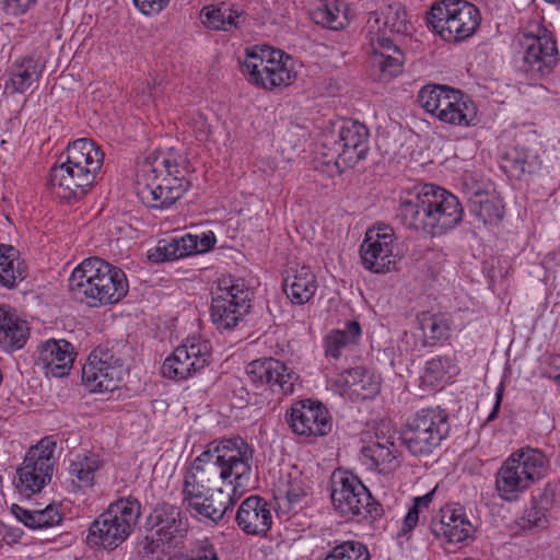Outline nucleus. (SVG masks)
Segmentation results:
<instances>
[{"mask_svg": "<svg viewBox=\"0 0 560 560\" xmlns=\"http://www.w3.org/2000/svg\"><path fill=\"white\" fill-rule=\"evenodd\" d=\"M252 463L253 450L242 438L220 441L194 460L184 480V501L202 511L205 494L214 491L219 480H229L231 491L246 489L253 476Z\"/></svg>", "mask_w": 560, "mask_h": 560, "instance_id": "nucleus-1", "label": "nucleus"}, {"mask_svg": "<svg viewBox=\"0 0 560 560\" xmlns=\"http://www.w3.org/2000/svg\"><path fill=\"white\" fill-rule=\"evenodd\" d=\"M397 219L409 230L441 236L457 226L464 215L458 198L450 191L424 185L400 197Z\"/></svg>", "mask_w": 560, "mask_h": 560, "instance_id": "nucleus-2", "label": "nucleus"}, {"mask_svg": "<svg viewBox=\"0 0 560 560\" xmlns=\"http://www.w3.org/2000/svg\"><path fill=\"white\" fill-rule=\"evenodd\" d=\"M69 289L74 299L91 307H98L122 300L129 285L120 268L98 257H90L72 271Z\"/></svg>", "mask_w": 560, "mask_h": 560, "instance_id": "nucleus-3", "label": "nucleus"}, {"mask_svg": "<svg viewBox=\"0 0 560 560\" xmlns=\"http://www.w3.org/2000/svg\"><path fill=\"white\" fill-rule=\"evenodd\" d=\"M104 162V153L95 142L82 138L70 143L66 160L50 171V183L65 199L81 198L93 185Z\"/></svg>", "mask_w": 560, "mask_h": 560, "instance_id": "nucleus-4", "label": "nucleus"}, {"mask_svg": "<svg viewBox=\"0 0 560 560\" xmlns=\"http://www.w3.org/2000/svg\"><path fill=\"white\" fill-rule=\"evenodd\" d=\"M189 185L176 162L156 154L148 156L142 163L137 192L148 207L166 209L183 197Z\"/></svg>", "mask_w": 560, "mask_h": 560, "instance_id": "nucleus-5", "label": "nucleus"}, {"mask_svg": "<svg viewBox=\"0 0 560 560\" xmlns=\"http://www.w3.org/2000/svg\"><path fill=\"white\" fill-rule=\"evenodd\" d=\"M369 129L361 122L345 120L337 131L322 135L318 154L323 163L332 165L337 174L351 168L369 153Z\"/></svg>", "mask_w": 560, "mask_h": 560, "instance_id": "nucleus-6", "label": "nucleus"}, {"mask_svg": "<svg viewBox=\"0 0 560 560\" xmlns=\"http://www.w3.org/2000/svg\"><path fill=\"white\" fill-rule=\"evenodd\" d=\"M547 468L545 455L535 448H523L509 456L495 475V489L501 499L515 501Z\"/></svg>", "mask_w": 560, "mask_h": 560, "instance_id": "nucleus-7", "label": "nucleus"}, {"mask_svg": "<svg viewBox=\"0 0 560 560\" xmlns=\"http://www.w3.org/2000/svg\"><path fill=\"white\" fill-rule=\"evenodd\" d=\"M418 102L440 121L458 127L477 125V108L460 90L447 85H427L418 94Z\"/></svg>", "mask_w": 560, "mask_h": 560, "instance_id": "nucleus-8", "label": "nucleus"}, {"mask_svg": "<svg viewBox=\"0 0 560 560\" xmlns=\"http://www.w3.org/2000/svg\"><path fill=\"white\" fill-rule=\"evenodd\" d=\"M451 430L448 413L440 407H428L410 417L401 440L412 455H429L446 439Z\"/></svg>", "mask_w": 560, "mask_h": 560, "instance_id": "nucleus-9", "label": "nucleus"}, {"mask_svg": "<svg viewBox=\"0 0 560 560\" xmlns=\"http://www.w3.org/2000/svg\"><path fill=\"white\" fill-rule=\"evenodd\" d=\"M428 23L447 43H460L475 34L481 18L478 8L464 0H443L432 5Z\"/></svg>", "mask_w": 560, "mask_h": 560, "instance_id": "nucleus-10", "label": "nucleus"}, {"mask_svg": "<svg viewBox=\"0 0 560 560\" xmlns=\"http://www.w3.org/2000/svg\"><path fill=\"white\" fill-rule=\"evenodd\" d=\"M140 516L136 500L120 499L109 505L90 526L88 541L105 549L117 548L131 534Z\"/></svg>", "mask_w": 560, "mask_h": 560, "instance_id": "nucleus-11", "label": "nucleus"}, {"mask_svg": "<svg viewBox=\"0 0 560 560\" xmlns=\"http://www.w3.org/2000/svg\"><path fill=\"white\" fill-rule=\"evenodd\" d=\"M253 293L243 279L224 276L212 292L210 315L218 329L231 330L249 313Z\"/></svg>", "mask_w": 560, "mask_h": 560, "instance_id": "nucleus-12", "label": "nucleus"}, {"mask_svg": "<svg viewBox=\"0 0 560 560\" xmlns=\"http://www.w3.org/2000/svg\"><path fill=\"white\" fill-rule=\"evenodd\" d=\"M284 52L268 46L246 49V59L243 62V73L257 86L272 90L290 85L296 78L288 65L289 56L283 59Z\"/></svg>", "mask_w": 560, "mask_h": 560, "instance_id": "nucleus-13", "label": "nucleus"}, {"mask_svg": "<svg viewBox=\"0 0 560 560\" xmlns=\"http://www.w3.org/2000/svg\"><path fill=\"white\" fill-rule=\"evenodd\" d=\"M55 447L56 443L45 438L27 451L22 465L16 470L15 485L21 494L31 497L40 492L50 482L55 465Z\"/></svg>", "mask_w": 560, "mask_h": 560, "instance_id": "nucleus-14", "label": "nucleus"}, {"mask_svg": "<svg viewBox=\"0 0 560 560\" xmlns=\"http://www.w3.org/2000/svg\"><path fill=\"white\" fill-rule=\"evenodd\" d=\"M331 501L345 516L377 515V504L361 480L347 471L337 470L331 476Z\"/></svg>", "mask_w": 560, "mask_h": 560, "instance_id": "nucleus-15", "label": "nucleus"}, {"mask_svg": "<svg viewBox=\"0 0 560 560\" xmlns=\"http://www.w3.org/2000/svg\"><path fill=\"white\" fill-rule=\"evenodd\" d=\"M523 49L522 68L539 78L550 74L559 62L556 40L546 28L537 34L524 33L520 38Z\"/></svg>", "mask_w": 560, "mask_h": 560, "instance_id": "nucleus-16", "label": "nucleus"}, {"mask_svg": "<svg viewBox=\"0 0 560 560\" xmlns=\"http://www.w3.org/2000/svg\"><path fill=\"white\" fill-rule=\"evenodd\" d=\"M395 248V234L390 226L370 229L360 249L363 266L375 273L392 271L398 258Z\"/></svg>", "mask_w": 560, "mask_h": 560, "instance_id": "nucleus-17", "label": "nucleus"}, {"mask_svg": "<svg viewBox=\"0 0 560 560\" xmlns=\"http://www.w3.org/2000/svg\"><path fill=\"white\" fill-rule=\"evenodd\" d=\"M211 352L208 341L188 339L167 357L162 365V373L171 380H187L205 369Z\"/></svg>", "mask_w": 560, "mask_h": 560, "instance_id": "nucleus-18", "label": "nucleus"}, {"mask_svg": "<svg viewBox=\"0 0 560 560\" xmlns=\"http://www.w3.org/2000/svg\"><path fill=\"white\" fill-rule=\"evenodd\" d=\"M246 374L256 389H269L273 394L290 395L299 375L282 361L265 358L252 361L246 368Z\"/></svg>", "mask_w": 560, "mask_h": 560, "instance_id": "nucleus-19", "label": "nucleus"}, {"mask_svg": "<svg viewBox=\"0 0 560 560\" xmlns=\"http://www.w3.org/2000/svg\"><path fill=\"white\" fill-rule=\"evenodd\" d=\"M124 374L122 364L107 349L96 348L82 368V381L92 392H113Z\"/></svg>", "mask_w": 560, "mask_h": 560, "instance_id": "nucleus-20", "label": "nucleus"}, {"mask_svg": "<svg viewBox=\"0 0 560 560\" xmlns=\"http://www.w3.org/2000/svg\"><path fill=\"white\" fill-rule=\"evenodd\" d=\"M287 421L294 433L304 436H324L331 431V418L325 406L311 399L292 404Z\"/></svg>", "mask_w": 560, "mask_h": 560, "instance_id": "nucleus-21", "label": "nucleus"}, {"mask_svg": "<svg viewBox=\"0 0 560 560\" xmlns=\"http://www.w3.org/2000/svg\"><path fill=\"white\" fill-rule=\"evenodd\" d=\"M430 530L436 538H443L448 544H459L471 540L476 527L463 508L445 506L440 510L438 517L432 518Z\"/></svg>", "mask_w": 560, "mask_h": 560, "instance_id": "nucleus-22", "label": "nucleus"}, {"mask_svg": "<svg viewBox=\"0 0 560 560\" xmlns=\"http://www.w3.org/2000/svg\"><path fill=\"white\" fill-rule=\"evenodd\" d=\"M156 528L159 541L167 548H177L185 538L188 525L179 508L163 503L158 505L149 518Z\"/></svg>", "mask_w": 560, "mask_h": 560, "instance_id": "nucleus-23", "label": "nucleus"}, {"mask_svg": "<svg viewBox=\"0 0 560 560\" xmlns=\"http://www.w3.org/2000/svg\"><path fill=\"white\" fill-rule=\"evenodd\" d=\"M74 361V348L65 339H50L42 343L37 365L46 376L63 377L69 374Z\"/></svg>", "mask_w": 560, "mask_h": 560, "instance_id": "nucleus-24", "label": "nucleus"}, {"mask_svg": "<svg viewBox=\"0 0 560 560\" xmlns=\"http://www.w3.org/2000/svg\"><path fill=\"white\" fill-rule=\"evenodd\" d=\"M238 527L248 535H264L272 524V515L267 501L258 495L245 499L236 513Z\"/></svg>", "mask_w": 560, "mask_h": 560, "instance_id": "nucleus-25", "label": "nucleus"}, {"mask_svg": "<svg viewBox=\"0 0 560 560\" xmlns=\"http://www.w3.org/2000/svg\"><path fill=\"white\" fill-rule=\"evenodd\" d=\"M45 68L39 57L26 56L15 60L4 74V94L24 93L37 82Z\"/></svg>", "mask_w": 560, "mask_h": 560, "instance_id": "nucleus-26", "label": "nucleus"}, {"mask_svg": "<svg viewBox=\"0 0 560 560\" xmlns=\"http://www.w3.org/2000/svg\"><path fill=\"white\" fill-rule=\"evenodd\" d=\"M370 63L381 80H389L401 72L404 54L390 38L381 36L372 43Z\"/></svg>", "mask_w": 560, "mask_h": 560, "instance_id": "nucleus-27", "label": "nucleus"}, {"mask_svg": "<svg viewBox=\"0 0 560 560\" xmlns=\"http://www.w3.org/2000/svg\"><path fill=\"white\" fill-rule=\"evenodd\" d=\"M200 21L211 31L233 32L245 23V15L237 5L221 2L219 5L203 7L200 11Z\"/></svg>", "mask_w": 560, "mask_h": 560, "instance_id": "nucleus-28", "label": "nucleus"}, {"mask_svg": "<svg viewBox=\"0 0 560 560\" xmlns=\"http://www.w3.org/2000/svg\"><path fill=\"white\" fill-rule=\"evenodd\" d=\"M28 336L27 323L0 306V347L5 351L19 350L24 347Z\"/></svg>", "mask_w": 560, "mask_h": 560, "instance_id": "nucleus-29", "label": "nucleus"}, {"mask_svg": "<svg viewBox=\"0 0 560 560\" xmlns=\"http://www.w3.org/2000/svg\"><path fill=\"white\" fill-rule=\"evenodd\" d=\"M27 276V268L12 245H0V283L9 289Z\"/></svg>", "mask_w": 560, "mask_h": 560, "instance_id": "nucleus-30", "label": "nucleus"}, {"mask_svg": "<svg viewBox=\"0 0 560 560\" xmlns=\"http://www.w3.org/2000/svg\"><path fill=\"white\" fill-rule=\"evenodd\" d=\"M316 279L311 268L302 266L292 277L284 279L287 296L295 304H304L311 300L316 291Z\"/></svg>", "mask_w": 560, "mask_h": 560, "instance_id": "nucleus-31", "label": "nucleus"}, {"mask_svg": "<svg viewBox=\"0 0 560 560\" xmlns=\"http://www.w3.org/2000/svg\"><path fill=\"white\" fill-rule=\"evenodd\" d=\"M202 503V511H199L194 505L188 504L192 515L200 520H210L217 523L222 520L225 513L233 505V500L229 491L225 492L222 488H215L214 491H210L208 494H205Z\"/></svg>", "mask_w": 560, "mask_h": 560, "instance_id": "nucleus-32", "label": "nucleus"}, {"mask_svg": "<svg viewBox=\"0 0 560 560\" xmlns=\"http://www.w3.org/2000/svg\"><path fill=\"white\" fill-rule=\"evenodd\" d=\"M417 319L423 336V347L434 346L439 340L448 337L451 327L444 315L422 312Z\"/></svg>", "mask_w": 560, "mask_h": 560, "instance_id": "nucleus-33", "label": "nucleus"}, {"mask_svg": "<svg viewBox=\"0 0 560 560\" xmlns=\"http://www.w3.org/2000/svg\"><path fill=\"white\" fill-rule=\"evenodd\" d=\"M469 209L485 224L498 223L504 214L501 200L481 192H476L472 196L469 201Z\"/></svg>", "mask_w": 560, "mask_h": 560, "instance_id": "nucleus-34", "label": "nucleus"}, {"mask_svg": "<svg viewBox=\"0 0 560 560\" xmlns=\"http://www.w3.org/2000/svg\"><path fill=\"white\" fill-rule=\"evenodd\" d=\"M395 444L388 440H386L385 443L376 441L363 447L362 453L380 472H388L398 465L393 450Z\"/></svg>", "mask_w": 560, "mask_h": 560, "instance_id": "nucleus-35", "label": "nucleus"}, {"mask_svg": "<svg viewBox=\"0 0 560 560\" xmlns=\"http://www.w3.org/2000/svg\"><path fill=\"white\" fill-rule=\"evenodd\" d=\"M102 466L98 455L93 453L78 454L70 462L69 472L78 480L79 487H91L94 474Z\"/></svg>", "mask_w": 560, "mask_h": 560, "instance_id": "nucleus-36", "label": "nucleus"}, {"mask_svg": "<svg viewBox=\"0 0 560 560\" xmlns=\"http://www.w3.org/2000/svg\"><path fill=\"white\" fill-rule=\"evenodd\" d=\"M306 495V487L299 471L288 472L280 477L275 486L277 500H285L289 505L300 502Z\"/></svg>", "mask_w": 560, "mask_h": 560, "instance_id": "nucleus-37", "label": "nucleus"}, {"mask_svg": "<svg viewBox=\"0 0 560 560\" xmlns=\"http://www.w3.org/2000/svg\"><path fill=\"white\" fill-rule=\"evenodd\" d=\"M361 335V327L358 322L352 320L347 323L343 330L331 331L325 341L326 355L338 359L341 349L347 345L354 343Z\"/></svg>", "mask_w": 560, "mask_h": 560, "instance_id": "nucleus-38", "label": "nucleus"}, {"mask_svg": "<svg viewBox=\"0 0 560 560\" xmlns=\"http://www.w3.org/2000/svg\"><path fill=\"white\" fill-rule=\"evenodd\" d=\"M312 20L332 31L342 30L348 24L345 4H320L311 12Z\"/></svg>", "mask_w": 560, "mask_h": 560, "instance_id": "nucleus-39", "label": "nucleus"}, {"mask_svg": "<svg viewBox=\"0 0 560 560\" xmlns=\"http://www.w3.org/2000/svg\"><path fill=\"white\" fill-rule=\"evenodd\" d=\"M452 368V359L447 357L433 358L427 362L422 380L425 384L435 386L446 380Z\"/></svg>", "mask_w": 560, "mask_h": 560, "instance_id": "nucleus-40", "label": "nucleus"}, {"mask_svg": "<svg viewBox=\"0 0 560 560\" xmlns=\"http://www.w3.org/2000/svg\"><path fill=\"white\" fill-rule=\"evenodd\" d=\"M325 560H370V553L363 544L349 540L334 547Z\"/></svg>", "mask_w": 560, "mask_h": 560, "instance_id": "nucleus-41", "label": "nucleus"}, {"mask_svg": "<svg viewBox=\"0 0 560 560\" xmlns=\"http://www.w3.org/2000/svg\"><path fill=\"white\" fill-rule=\"evenodd\" d=\"M383 27L385 31L395 34H405L408 32V22L406 11L399 5H388L383 12Z\"/></svg>", "mask_w": 560, "mask_h": 560, "instance_id": "nucleus-42", "label": "nucleus"}, {"mask_svg": "<svg viewBox=\"0 0 560 560\" xmlns=\"http://www.w3.org/2000/svg\"><path fill=\"white\" fill-rule=\"evenodd\" d=\"M177 250L178 244H175L174 240L160 241L155 248L148 252V259L155 264L175 260L179 258Z\"/></svg>", "mask_w": 560, "mask_h": 560, "instance_id": "nucleus-43", "label": "nucleus"}, {"mask_svg": "<svg viewBox=\"0 0 560 560\" xmlns=\"http://www.w3.org/2000/svg\"><path fill=\"white\" fill-rule=\"evenodd\" d=\"M61 514L55 505L35 510V529L51 527L61 522Z\"/></svg>", "mask_w": 560, "mask_h": 560, "instance_id": "nucleus-44", "label": "nucleus"}, {"mask_svg": "<svg viewBox=\"0 0 560 560\" xmlns=\"http://www.w3.org/2000/svg\"><path fill=\"white\" fill-rule=\"evenodd\" d=\"M37 0H0V5L5 14L19 16L31 10Z\"/></svg>", "mask_w": 560, "mask_h": 560, "instance_id": "nucleus-45", "label": "nucleus"}, {"mask_svg": "<svg viewBox=\"0 0 560 560\" xmlns=\"http://www.w3.org/2000/svg\"><path fill=\"white\" fill-rule=\"evenodd\" d=\"M175 244H178V255L179 258L187 257L195 253L199 252V243H198V236L187 234L178 240L174 238Z\"/></svg>", "mask_w": 560, "mask_h": 560, "instance_id": "nucleus-46", "label": "nucleus"}, {"mask_svg": "<svg viewBox=\"0 0 560 560\" xmlns=\"http://www.w3.org/2000/svg\"><path fill=\"white\" fill-rule=\"evenodd\" d=\"M135 7L144 15L160 13L171 0H132Z\"/></svg>", "mask_w": 560, "mask_h": 560, "instance_id": "nucleus-47", "label": "nucleus"}, {"mask_svg": "<svg viewBox=\"0 0 560 560\" xmlns=\"http://www.w3.org/2000/svg\"><path fill=\"white\" fill-rule=\"evenodd\" d=\"M365 375V370L361 366L351 368L345 370L340 374V380L338 381L340 384L351 387L363 381Z\"/></svg>", "mask_w": 560, "mask_h": 560, "instance_id": "nucleus-48", "label": "nucleus"}, {"mask_svg": "<svg viewBox=\"0 0 560 560\" xmlns=\"http://www.w3.org/2000/svg\"><path fill=\"white\" fill-rule=\"evenodd\" d=\"M11 512L26 527L35 529V510H28L18 504H12Z\"/></svg>", "mask_w": 560, "mask_h": 560, "instance_id": "nucleus-49", "label": "nucleus"}, {"mask_svg": "<svg viewBox=\"0 0 560 560\" xmlns=\"http://www.w3.org/2000/svg\"><path fill=\"white\" fill-rule=\"evenodd\" d=\"M527 522L532 527L545 528L548 526V518L545 513H541L537 508H533L527 512Z\"/></svg>", "mask_w": 560, "mask_h": 560, "instance_id": "nucleus-50", "label": "nucleus"}, {"mask_svg": "<svg viewBox=\"0 0 560 560\" xmlns=\"http://www.w3.org/2000/svg\"><path fill=\"white\" fill-rule=\"evenodd\" d=\"M419 513L420 509L418 506L412 505L409 509L407 515L404 518V524L401 528L404 534L411 532L416 527L419 521Z\"/></svg>", "mask_w": 560, "mask_h": 560, "instance_id": "nucleus-51", "label": "nucleus"}, {"mask_svg": "<svg viewBox=\"0 0 560 560\" xmlns=\"http://www.w3.org/2000/svg\"><path fill=\"white\" fill-rule=\"evenodd\" d=\"M502 392H503V387L501 385L495 393V402H494L491 413L488 416L487 421H493L497 418L498 412L500 410L501 401H502Z\"/></svg>", "mask_w": 560, "mask_h": 560, "instance_id": "nucleus-52", "label": "nucleus"}, {"mask_svg": "<svg viewBox=\"0 0 560 560\" xmlns=\"http://www.w3.org/2000/svg\"><path fill=\"white\" fill-rule=\"evenodd\" d=\"M214 242V236L203 235L201 238L198 237L199 252H207L213 246Z\"/></svg>", "mask_w": 560, "mask_h": 560, "instance_id": "nucleus-53", "label": "nucleus"}, {"mask_svg": "<svg viewBox=\"0 0 560 560\" xmlns=\"http://www.w3.org/2000/svg\"><path fill=\"white\" fill-rule=\"evenodd\" d=\"M434 494V491H431L422 497H417L413 499V505L415 506H418L419 509L421 506H424L427 508L429 505V503L432 501V497Z\"/></svg>", "mask_w": 560, "mask_h": 560, "instance_id": "nucleus-54", "label": "nucleus"}, {"mask_svg": "<svg viewBox=\"0 0 560 560\" xmlns=\"http://www.w3.org/2000/svg\"><path fill=\"white\" fill-rule=\"evenodd\" d=\"M552 364L557 369V372L552 373L551 371L548 373V376L555 380L558 384H560V355H557L552 359Z\"/></svg>", "mask_w": 560, "mask_h": 560, "instance_id": "nucleus-55", "label": "nucleus"}, {"mask_svg": "<svg viewBox=\"0 0 560 560\" xmlns=\"http://www.w3.org/2000/svg\"><path fill=\"white\" fill-rule=\"evenodd\" d=\"M209 132H210L209 129H200L196 137H197V139L202 140L208 136Z\"/></svg>", "mask_w": 560, "mask_h": 560, "instance_id": "nucleus-56", "label": "nucleus"}, {"mask_svg": "<svg viewBox=\"0 0 560 560\" xmlns=\"http://www.w3.org/2000/svg\"><path fill=\"white\" fill-rule=\"evenodd\" d=\"M545 1L550 4H560V0H545Z\"/></svg>", "mask_w": 560, "mask_h": 560, "instance_id": "nucleus-57", "label": "nucleus"}, {"mask_svg": "<svg viewBox=\"0 0 560 560\" xmlns=\"http://www.w3.org/2000/svg\"><path fill=\"white\" fill-rule=\"evenodd\" d=\"M380 21H381V19L378 16H376L375 20H374L375 24H378Z\"/></svg>", "mask_w": 560, "mask_h": 560, "instance_id": "nucleus-58", "label": "nucleus"}, {"mask_svg": "<svg viewBox=\"0 0 560 560\" xmlns=\"http://www.w3.org/2000/svg\"><path fill=\"white\" fill-rule=\"evenodd\" d=\"M538 90H541V91H542V90H545V88H544L542 85H539V86H538Z\"/></svg>", "mask_w": 560, "mask_h": 560, "instance_id": "nucleus-59", "label": "nucleus"}]
</instances>
